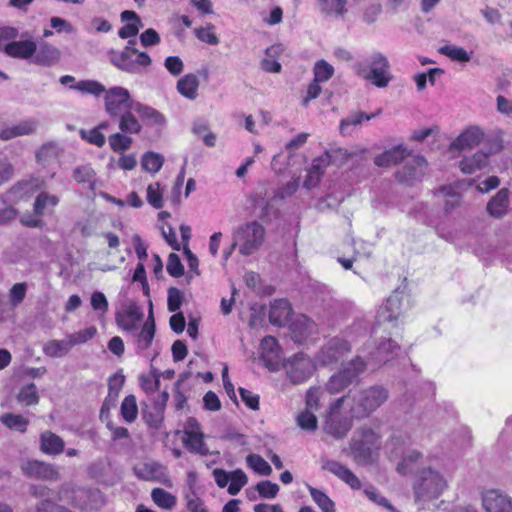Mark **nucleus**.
<instances>
[{
    "label": "nucleus",
    "instance_id": "1",
    "mask_svg": "<svg viewBox=\"0 0 512 512\" xmlns=\"http://www.w3.org/2000/svg\"><path fill=\"white\" fill-rule=\"evenodd\" d=\"M348 398L352 401L350 406L352 416L363 419L369 417L388 400L389 391L382 385H372L355 391L352 395L348 394Z\"/></svg>",
    "mask_w": 512,
    "mask_h": 512
},
{
    "label": "nucleus",
    "instance_id": "2",
    "mask_svg": "<svg viewBox=\"0 0 512 512\" xmlns=\"http://www.w3.org/2000/svg\"><path fill=\"white\" fill-rule=\"evenodd\" d=\"M414 498L417 503H426L438 498L447 488L443 475L431 467L419 469L412 483Z\"/></svg>",
    "mask_w": 512,
    "mask_h": 512
},
{
    "label": "nucleus",
    "instance_id": "3",
    "mask_svg": "<svg viewBox=\"0 0 512 512\" xmlns=\"http://www.w3.org/2000/svg\"><path fill=\"white\" fill-rule=\"evenodd\" d=\"M136 39H130L127 45L121 50H111L109 52L110 62L119 70L140 75L151 65L152 59L146 52H141L135 48Z\"/></svg>",
    "mask_w": 512,
    "mask_h": 512
},
{
    "label": "nucleus",
    "instance_id": "4",
    "mask_svg": "<svg viewBox=\"0 0 512 512\" xmlns=\"http://www.w3.org/2000/svg\"><path fill=\"white\" fill-rule=\"evenodd\" d=\"M349 445L353 460L367 465L372 462L373 452L381 447V438L372 428L363 426L354 431Z\"/></svg>",
    "mask_w": 512,
    "mask_h": 512
},
{
    "label": "nucleus",
    "instance_id": "5",
    "mask_svg": "<svg viewBox=\"0 0 512 512\" xmlns=\"http://www.w3.org/2000/svg\"><path fill=\"white\" fill-rule=\"evenodd\" d=\"M266 230L257 221H250L237 226L232 233L234 246L243 256L255 254L264 243Z\"/></svg>",
    "mask_w": 512,
    "mask_h": 512
},
{
    "label": "nucleus",
    "instance_id": "6",
    "mask_svg": "<svg viewBox=\"0 0 512 512\" xmlns=\"http://www.w3.org/2000/svg\"><path fill=\"white\" fill-rule=\"evenodd\" d=\"M347 396H342L330 404L327 411L323 430L335 439H343L352 428V420L341 409Z\"/></svg>",
    "mask_w": 512,
    "mask_h": 512
},
{
    "label": "nucleus",
    "instance_id": "7",
    "mask_svg": "<svg viewBox=\"0 0 512 512\" xmlns=\"http://www.w3.org/2000/svg\"><path fill=\"white\" fill-rule=\"evenodd\" d=\"M351 351V344L344 338L335 336L327 340L314 356L316 365L336 366Z\"/></svg>",
    "mask_w": 512,
    "mask_h": 512
},
{
    "label": "nucleus",
    "instance_id": "8",
    "mask_svg": "<svg viewBox=\"0 0 512 512\" xmlns=\"http://www.w3.org/2000/svg\"><path fill=\"white\" fill-rule=\"evenodd\" d=\"M403 293L396 289L387 298L386 302L379 308L376 316V322L373 331H377L383 327L384 330L397 327L398 318L402 311Z\"/></svg>",
    "mask_w": 512,
    "mask_h": 512
},
{
    "label": "nucleus",
    "instance_id": "9",
    "mask_svg": "<svg viewBox=\"0 0 512 512\" xmlns=\"http://www.w3.org/2000/svg\"><path fill=\"white\" fill-rule=\"evenodd\" d=\"M105 110L113 119L114 117L128 111L133 110L136 103L132 99L130 92L121 86H114L108 90L105 89Z\"/></svg>",
    "mask_w": 512,
    "mask_h": 512
},
{
    "label": "nucleus",
    "instance_id": "10",
    "mask_svg": "<svg viewBox=\"0 0 512 512\" xmlns=\"http://www.w3.org/2000/svg\"><path fill=\"white\" fill-rule=\"evenodd\" d=\"M369 71L364 78L378 88L387 87L392 80L390 64L387 57L381 52H374L368 60Z\"/></svg>",
    "mask_w": 512,
    "mask_h": 512
},
{
    "label": "nucleus",
    "instance_id": "11",
    "mask_svg": "<svg viewBox=\"0 0 512 512\" xmlns=\"http://www.w3.org/2000/svg\"><path fill=\"white\" fill-rule=\"evenodd\" d=\"M284 368L289 380L298 385L311 377L315 364L304 353H298L285 361Z\"/></svg>",
    "mask_w": 512,
    "mask_h": 512
},
{
    "label": "nucleus",
    "instance_id": "12",
    "mask_svg": "<svg viewBox=\"0 0 512 512\" xmlns=\"http://www.w3.org/2000/svg\"><path fill=\"white\" fill-rule=\"evenodd\" d=\"M427 169V162L423 156L416 155L409 158L404 166L396 172V178L399 182L412 185L416 181H421Z\"/></svg>",
    "mask_w": 512,
    "mask_h": 512
},
{
    "label": "nucleus",
    "instance_id": "13",
    "mask_svg": "<svg viewBox=\"0 0 512 512\" xmlns=\"http://www.w3.org/2000/svg\"><path fill=\"white\" fill-rule=\"evenodd\" d=\"M400 346L392 339H384L368 354L366 362L372 370L391 361L396 355Z\"/></svg>",
    "mask_w": 512,
    "mask_h": 512
},
{
    "label": "nucleus",
    "instance_id": "14",
    "mask_svg": "<svg viewBox=\"0 0 512 512\" xmlns=\"http://www.w3.org/2000/svg\"><path fill=\"white\" fill-rule=\"evenodd\" d=\"M21 470L26 477L36 478L46 481H57L60 474L57 468L43 461L28 460L21 464Z\"/></svg>",
    "mask_w": 512,
    "mask_h": 512
},
{
    "label": "nucleus",
    "instance_id": "15",
    "mask_svg": "<svg viewBox=\"0 0 512 512\" xmlns=\"http://www.w3.org/2000/svg\"><path fill=\"white\" fill-rule=\"evenodd\" d=\"M485 512H512V499L500 490L486 491L482 496Z\"/></svg>",
    "mask_w": 512,
    "mask_h": 512
},
{
    "label": "nucleus",
    "instance_id": "16",
    "mask_svg": "<svg viewBox=\"0 0 512 512\" xmlns=\"http://www.w3.org/2000/svg\"><path fill=\"white\" fill-rule=\"evenodd\" d=\"M321 468L337 476L352 489H360L361 482L359 478L348 467L342 465L340 462L330 460L326 456H322Z\"/></svg>",
    "mask_w": 512,
    "mask_h": 512
},
{
    "label": "nucleus",
    "instance_id": "17",
    "mask_svg": "<svg viewBox=\"0 0 512 512\" xmlns=\"http://www.w3.org/2000/svg\"><path fill=\"white\" fill-rule=\"evenodd\" d=\"M37 50V44L33 40H10L4 47V52L7 56L15 59L28 60Z\"/></svg>",
    "mask_w": 512,
    "mask_h": 512
},
{
    "label": "nucleus",
    "instance_id": "18",
    "mask_svg": "<svg viewBox=\"0 0 512 512\" xmlns=\"http://www.w3.org/2000/svg\"><path fill=\"white\" fill-rule=\"evenodd\" d=\"M484 137L483 131L477 126H471L464 130L452 143L451 150L472 149L477 146Z\"/></svg>",
    "mask_w": 512,
    "mask_h": 512
},
{
    "label": "nucleus",
    "instance_id": "19",
    "mask_svg": "<svg viewBox=\"0 0 512 512\" xmlns=\"http://www.w3.org/2000/svg\"><path fill=\"white\" fill-rule=\"evenodd\" d=\"M59 82L62 85H69L70 89H74L86 94H92L95 96H99L105 91L104 85L94 80H81L75 85H73V83L75 82V77L71 75L61 76Z\"/></svg>",
    "mask_w": 512,
    "mask_h": 512
},
{
    "label": "nucleus",
    "instance_id": "20",
    "mask_svg": "<svg viewBox=\"0 0 512 512\" xmlns=\"http://www.w3.org/2000/svg\"><path fill=\"white\" fill-rule=\"evenodd\" d=\"M290 303L286 299H276L270 305L269 321L272 325L282 327L289 321Z\"/></svg>",
    "mask_w": 512,
    "mask_h": 512
},
{
    "label": "nucleus",
    "instance_id": "21",
    "mask_svg": "<svg viewBox=\"0 0 512 512\" xmlns=\"http://www.w3.org/2000/svg\"><path fill=\"white\" fill-rule=\"evenodd\" d=\"M155 335V321L153 316L152 303L150 302L149 315L141 331L137 334L136 347L137 352L148 349Z\"/></svg>",
    "mask_w": 512,
    "mask_h": 512
},
{
    "label": "nucleus",
    "instance_id": "22",
    "mask_svg": "<svg viewBox=\"0 0 512 512\" xmlns=\"http://www.w3.org/2000/svg\"><path fill=\"white\" fill-rule=\"evenodd\" d=\"M329 165V154L325 153L324 156L316 158L313 160L311 167L309 168L306 178L304 180V187L311 189L315 187L322 175L326 167Z\"/></svg>",
    "mask_w": 512,
    "mask_h": 512
},
{
    "label": "nucleus",
    "instance_id": "23",
    "mask_svg": "<svg viewBox=\"0 0 512 512\" xmlns=\"http://www.w3.org/2000/svg\"><path fill=\"white\" fill-rule=\"evenodd\" d=\"M64 440L51 431L40 435V450L47 455H59L64 451Z\"/></svg>",
    "mask_w": 512,
    "mask_h": 512
},
{
    "label": "nucleus",
    "instance_id": "24",
    "mask_svg": "<svg viewBox=\"0 0 512 512\" xmlns=\"http://www.w3.org/2000/svg\"><path fill=\"white\" fill-rule=\"evenodd\" d=\"M508 208L509 190L507 188L500 189L487 204L488 213L495 218L503 217L508 212Z\"/></svg>",
    "mask_w": 512,
    "mask_h": 512
},
{
    "label": "nucleus",
    "instance_id": "25",
    "mask_svg": "<svg viewBox=\"0 0 512 512\" xmlns=\"http://www.w3.org/2000/svg\"><path fill=\"white\" fill-rule=\"evenodd\" d=\"M37 123L34 120H25L16 125L8 126L0 130V139L11 140L18 136L30 135L36 131Z\"/></svg>",
    "mask_w": 512,
    "mask_h": 512
},
{
    "label": "nucleus",
    "instance_id": "26",
    "mask_svg": "<svg viewBox=\"0 0 512 512\" xmlns=\"http://www.w3.org/2000/svg\"><path fill=\"white\" fill-rule=\"evenodd\" d=\"M185 438H183L184 446L192 453L206 456L209 449L203 440V433L200 431L185 429Z\"/></svg>",
    "mask_w": 512,
    "mask_h": 512
},
{
    "label": "nucleus",
    "instance_id": "27",
    "mask_svg": "<svg viewBox=\"0 0 512 512\" xmlns=\"http://www.w3.org/2000/svg\"><path fill=\"white\" fill-rule=\"evenodd\" d=\"M411 444V437L407 433H394L387 443V449L389 450L390 457H400L403 453L410 449L409 447Z\"/></svg>",
    "mask_w": 512,
    "mask_h": 512
},
{
    "label": "nucleus",
    "instance_id": "28",
    "mask_svg": "<svg viewBox=\"0 0 512 512\" xmlns=\"http://www.w3.org/2000/svg\"><path fill=\"white\" fill-rule=\"evenodd\" d=\"M423 459V454L415 449H409L400 456L396 470L401 475L412 473L416 465Z\"/></svg>",
    "mask_w": 512,
    "mask_h": 512
},
{
    "label": "nucleus",
    "instance_id": "29",
    "mask_svg": "<svg viewBox=\"0 0 512 512\" xmlns=\"http://www.w3.org/2000/svg\"><path fill=\"white\" fill-rule=\"evenodd\" d=\"M34 55V62L43 66L54 65L60 58L59 50L46 42L40 44Z\"/></svg>",
    "mask_w": 512,
    "mask_h": 512
},
{
    "label": "nucleus",
    "instance_id": "30",
    "mask_svg": "<svg viewBox=\"0 0 512 512\" xmlns=\"http://www.w3.org/2000/svg\"><path fill=\"white\" fill-rule=\"evenodd\" d=\"M406 148L398 145L377 155L374 163L379 167H389L395 165L406 157Z\"/></svg>",
    "mask_w": 512,
    "mask_h": 512
},
{
    "label": "nucleus",
    "instance_id": "31",
    "mask_svg": "<svg viewBox=\"0 0 512 512\" xmlns=\"http://www.w3.org/2000/svg\"><path fill=\"white\" fill-rule=\"evenodd\" d=\"M133 110L147 125L162 126L165 123V117L151 106L136 101Z\"/></svg>",
    "mask_w": 512,
    "mask_h": 512
},
{
    "label": "nucleus",
    "instance_id": "32",
    "mask_svg": "<svg viewBox=\"0 0 512 512\" xmlns=\"http://www.w3.org/2000/svg\"><path fill=\"white\" fill-rule=\"evenodd\" d=\"M134 110H128L113 119L118 122L120 132L124 134H138L142 130V125L134 115Z\"/></svg>",
    "mask_w": 512,
    "mask_h": 512
},
{
    "label": "nucleus",
    "instance_id": "33",
    "mask_svg": "<svg viewBox=\"0 0 512 512\" xmlns=\"http://www.w3.org/2000/svg\"><path fill=\"white\" fill-rule=\"evenodd\" d=\"M319 9L325 17L339 18L347 12V0H317Z\"/></svg>",
    "mask_w": 512,
    "mask_h": 512
},
{
    "label": "nucleus",
    "instance_id": "34",
    "mask_svg": "<svg viewBox=\"0 0 512 512\" xmlns=\"http://www.w3.org/2000/svg\"><path fill=\"white\" fill-rule=\"evenodd\" d=\"M377 114H367L365 112H355L342 119L340 123V132L342 135H350L354 128L361 126L363 121H369Z\"/></svg>",
    "mask_w": 512,
    "mask_h": 512
},
{
    "label": "nucleus",
    "instance_id": "35",
    "mask_svg": "<svg viewBox=\"0 0 512 512\" xmlns=\"http://www.w3.org/2000/svg\"><path fill=\"white\" fill-rule=\"evenodd\" d=\"M315 327L314 321L302 315L292 324L294 341L299 343L304 341L315 330Z\"/></svg>",
    "mask_w": 512,
    "mask_h": 512
},
{
    "label": "nucleus",
    "instance_id": "36",
    "mask_svg": "<svg viewBox=\"0 0 512 512\" xmlns=\"http://www.w3.org/2000/svg\"><path fill=\"white\" fill-rule=\"evenodd\" d=\"M369 368L368 363L361 356H356L351 361L342 366L340 371L353 383L358 382V378L365 370Z\"/></svg>",
    "mask_w": 512,
    "mask_h": 512
},
{
    "label": "nucleus",
    "instance_id": "37",
    "mask_svg": "<svg viewBox=\"0 0 512 512\" xmlns=\"http://www.w3.org/2000/svg\"><path fill=\"white\" fill-rule=\"evenodd\" d=\"M135 474L142 480L160 479L165 474V468L158 462H146L139 468H134Z\"/></svg>",
    "mask_w": 512,
    "mask_h": 512
},
{
    "label": "nucleus",
    "instance_id": "38",
    "mask_svg": "<svg viewBox=\"0 0 512 512\" xmlns=\"http://www.w3.org/2000/svg\"><path fill=\"white\" fill-rule=\"evenodd\" d=\"M199 86L198 78L194 74H187L180 78L177 82L178 92L188 99H195L198 95Z\"/></svg>",
    "mask_w": 512,
    "mask_h": 512
},
{
    "label": "nucleus",
    "instance_id": "39",
    "mask_svg": "<svg viewBox=\"0 0 512 512\" xmlns=\"http://www.w3.org/2000/svg\"><path fill=\"white\" fill-rule=\"evenodd\" d=\"M59 198L56 195H51L47 192H40L34 201L33 211L44 216L46 213H50L49 208H54L59 203Z\"/></svg>",
    "mask_w": 512,
    "mask_h": 512
},
{
    "label": "nucleus",
    "instance_id": "40",
    "mask_svg": "<svg viewBox=\"0 0 512 512\" xmlns=\"http://www.w3.org/2000/svg\"><path fill=\"white\" fill-rule=\"evenodd\" d=\"M125 317L126 318L122 322L117 319L118 323L128 331L136 330L137 322H140L144 317L143 309L137 304L131 303L125 310Z\"/></svg>",
    "mask_w": 512,
    "mask_h": 512
},
{
    "label": "nucleus",
    "instance_id": "41",
    "mask_svg": "<svg viewBox=\"0 0 512 512\" xmlns=\"http://www.w3.org/2000/svg\"><path fill=\"white\" fill-rule=\"evenodd\" d=\"M71 343L68 338L65 340H50L44 347L43 351L45 355L53 358H61L69 353L71 350Z\"/></svg>",
    "mask_w": 512,
    "mask_h": 512
},
{
    "label": "nucleus",
    "instance_id": "42",
    "mask_svg": "<svg viewBox=\"0 0 512 512\" xmlns=\"http://www.w3.org/2000/svg\"><path fill=\"white\" fill-rule=\"evenodd\" d=\"M307 489L322 512H335V503L328 497V495L311 485H307Z\"/></svg>",
    "mask_w": 512,
    "mask_h": 512
},
{
    "label": "nucleus",
    "instance_id": "43",
    "mask_svg": "<svg viewBox=\"0 0 512 512\" xmlns=\"http://www.w3.org/2000/svg\"><path fill=\"white\" fill-rule=\"evenodd\" d=\"M439 53L459 63H466L471 60V53L456 45H444L439 48Z\"/></svg>",
    "mask_w": 512,
    "mask_h": 512
},
{
    "label": "nucleus",
    "instance_id": "44",
    "mask_svg": "<svg viewBox=\"0 0 512 512\" xmlns=\"http://www.w3.org/2000/svg\"><path fill=\"white\" fill-rule=\"evenodd\" d=\"M19 403L26 406L36 405L39 402V394L37 387L34 383H29L22 386L16 397Z\"/></svg>",
    "mask_w": 512,
    "mask_h": 512
},
{
    "label": "nucleus",
    "instance_id": "45",
    "mask_svg": "<svg viewBox=\"0 0 512 512\" xmlns=\"http://www.w3.org/2000/svg\"><path fill=\"white\" fill-rule=\"evenodd\" d=\"M353 382L351 378L346 377L340 370L334 373L326 383V390L331 394L340 393Z\"/></svg>",
    "mask_w": 512,
    "mask_h": 512
},
{
    "label": "nucleus",
    "instance_id": "46",
    "mask_svg": "<svg viewBox=\"0 0 512 512\" xmlns=\"http://www.w3.org/2000/svg\"><path fill=\"white\" fill-rule=\"evenodd\" d=\"M120 412L121 416L126 422L132 423L136 420L138 415V407L136 397L134 395H128L123 399Z\"/></svg>",
    "mask_w": 512,
    "mask_h": 512
},
{
    "label": "nucleus",
    "instance_id": "47",
    "mask_svg": "<svg viewBox=\"0 0 512 512\" xmlns=\"http://www.w3.org/2000/svg\"><path fill=\"white\" fill-rule=\"evenodd\" d=\"M108 142L114 152L123 153L131 147L133 140L129 134L117 132L109 136Z\"/></svg>",
    "mask_w": 512,
    "mask_h": 512
},
{
    "label": "nucleus",
    "instance_id": "48",
    "mask_svg": "<svg viewBox=\"0 0 512 512\" xmlns=\"http://www.w3.org/2000/svg\"><path fill=\"white\" fill-rule=\"evenodd\" d=\"M1 422L8 428L24 433L29 424L28 419L20 414L6 413L1 416Z\"/></svg>",
    "mask_w": 512,
    "mask_h": 512
},
{
    "label": "nucleus",
    "instance_id": "49",
    "mask_svg": "<svg viewBox=\"0 0 512 512\" xmlns=\"http://www.w3.org/2000/svg\"><path fill=\"white\" fill-rule=\"evenodd\" d=\"M151 497L155 504L164 509H172L176 505V498L162 488H154Z\"/></svg>",
    "mask_w": 512,
    "mask_h": 512
},
{
    "label": "nucleus",
    "instance_id": "50",
    "mask_svg": "<svg viewBox=\"0 0 512 512\" xmlns=\"http://www.w3.org/2000/svg\"><path fill=\"white\" fill-rule=\"evenodd\" d=\"M246 463L249 468L253 469L256 473L268 476L272 473V468L268 462L258 454H250L246 458Z\"/></svg>",
    "mask_w": 512,
    "mask_h": 512
},
{
    "label": "nucleus",
    "instance_id": "51",
    "mask_svg": "<svg viewBox=\"0 0 512 512\" xmlns=\"http://www.w3.org/2000/svg\"><path fill=\"white\" fill-rule=\"evenodd\" d=\"M59 146L55 142H47L43 144L36 152V159L39 163H48L52 159H56L59 155Z\"/></svg>",
    "mask_w": 512,
    "mask_h": 512
},
{
    "label": "nucleus",
    "instance_id": "52",
    "mask_svg": "<svg viewBox=\"0 0 512 512\" xmlns=\"http://www.w3.org/2000/svg\"><path fill=\"white\" fill-rule=\"evenodd\" d=\"M73 177L78 183H87L93 189L96 173L90 165L78 166L74 169Z\"/></svg>",
    "mask_w": 512,
    "mask_h": 512
},
{
    "label": "nucleus",
    "instance_id": "53",
    "mask_svg": "<svg viewBox=\"0 0 512 512\" xmlns=\"http://www.w3.org/2000/svg\"><path fill=\"white\" fill-rule=\"evenodd\" d=\"M164 163V158L162 155L157 154L155 152H146L141 160V165L143 169L149 172L156 173L158 172Z\"/></svg>",
    "mask_w": 512,
    "mask_h": 512
},
{
    "label": "nucleus",
    "instance_id": "54",
    "mask_svg": "<svg viewBox=\"0 0 512 512\" xmlns=\"http://www.w3.org/2000/svg\"><path fill=\"white\" fill-rule=\"evenodd\" d=\"M297 425L305 431L313 432L318 427V420L314 411L305 409L296 418Z\"/></svg>",
    "mask_w": 512,
    "mask_h": 512
},
{
    "label": "nucleus",
    "instance_id": "55",
    "mask_svg": "<svg viewBox=\"0 0 512 512\" xmlns=\"http://www.w3.org/2000/svg\"><path fill=\"white\" fill-rule=\"evenodd\" d=\"M314 80L316 82H326L334 75V68L327 61L321 59L318 60L314 65Z\"/></svg>",
    "mask_w": 512,
    "mask_h": 512
},
{
    "label": "nucleus",
    "instance_id": "56",
    "mask_svg": "<svg viewBox=\"0 0 512 512\" xmlns=\"http://www.w3.org/2000/svg\"><path fill=\"white\" fill-rule=\"evenodd\" d=\"M229 482L230 484L228 486V493L232 496H235L247 484L248 477L241 469H237L230 473Z\"/></svg>",
    "mask_w": 512,
    "mask_h": 512
},
{
    "label": "nucleus",
    "instance_id": "57",
    "mask_svg": "<svg viewBox=\"0 0 512 512\" xmlns=\"http://www.w3.org/2000/svg\"><path fill=\"white\" fill-rule=\"evenodd\" d=\"M364 493L370 501L383 507L388 512H400L376 488L368 487L364 490Z\"/></svg>",
    "mask_w": 512,
    "mask_h": 512
},
{
    "label": "nucleus",
    "instance_id": "58",
    "mask_svg": "<svg viewBox=\"0 0 512 512\" xmlns=\"http://www.w3.org/2000/svg\"><path fill=\"white\" fill-rule=\"evenodd\" d=\"M31 189V182H18L6 192V197L9 201H17L26 196Z\"/></svg>",
    "mask_w": 512,
    "mask_h": 512
},
{
    "label": "nucleus",
    "instance_id": "59",
    "mask_svg": "<svg viewBox=\"0 0 512 512\" xmlns=\"http://www.w3.org/2000/svg\"><path fill=\"white\" fill-rule=\"evenodd\" d=\"M27 292V283L20 282L14 284L9 290V302L11 306L17 307L25 299Z\"/></svg>",
    "mask_w": 512,
    "mask_h": 512
},
{
    "label": "nucleus",
    "instance_id": "60",
    "mask_svg": "<svg viewBox=\"0 0 512 512\" xmlns=\"http://www.w3.org/2000/svg\"><path fill=\"white\" fill-rule=\"evenodd\" d=\"M96 333L97 329L94 326H91L68 335V340L71 343V347H73L75 345L86 343L88 340L92 339Z\"/></svg>",
    "mask_w": 512,
    "mask_h": 512
},
{
    "label": "nucleus",
    "instance_id": "61",
    "mask_svg": "<svg viewBox=\"0 0 512 512\" xmlns=\"http://www.w3.org/2000/svg\"><path fill=\"white\" fill-rule=\"evenodd\" d=\"M256 490L261 498L273 499L279 492V485L269 480H263L257 483Z\"/></svg>",
    "mask_w": 512,
    "mask_h": 512
},
{
    "label": "nucleus",
    "instance_id": "62",
    "mask_svg": "<svg viewBox=\"0 0 512 512\" xmlns=\"http://www.w3.org/2000/svg\"><path fill=\"white\" fill-rule=\"evenodd\" d=\"M194 33L202 42L210 45H217L219 43V39L214 33V26L212 24H208L206 27L196 28Z\"/></svg>",
    "mask_w": 512,
    "mask_h": 512
},
{
    "label": "nucleus",
    "instance_id": "63",
    "mask_svg": "<svg viewBox=\"0 0 512 512\" xmlns=\"http://www.w3.org/2000/svg\"><path fill=\"white\" fill-rule=\"evenodd\" d=\"M324 393V390L321 388L311 387L306 393V409L317 411L320 407V399Z\"/></svg>",
    "mask_w": 512,
    "mask_h": 512
},
{
    "label": "nucleus",
    "instance_id": "64",
    "mask_svg": "<svg viewBox=\"0 0 512 512\" xmlns=\"http://www.w3.org/2000/svg\"><path fill=\"white\" fill-rule=\"evenodd\" d=\"M147 201L155 209L163 207V199L159 183L150 184L147 187Z\"/></svg>",
    "mask_w": 512,
    "mask_h": 512
}]
</instances>
